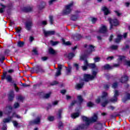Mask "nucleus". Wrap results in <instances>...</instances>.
<instances>
[{
	"label": "nucleus",
	"mask_w": 130,
	"mask_h": 130,
	"mask_svg": "<svg viewBox=\"0 0 130 130\" xmlns=\"http://www.w3.org/2000/svg\"><path fill=\"white\" fill-rule=\"evenodd\" d=\"M8 72L4 71L3 75L1 76V80H6L7 83L10 84V86H13L16 92H18L20 90L19 87L17 86V84L16 83V81L13 78V76L10 75H7Z\"/></svg>",
	"instance_id": "obj_1"
},
{
	"label": "nucleus",
	"mask_w": 130,
	"mask_h": 130,
	"mask_svg": "<svg viewBox=\"0 0 130 130\" xmlns=\"http://www.w3.org/2000/svg\"><path fill=\"white\" fill-rule=\"evenodd\" d=\"M81 117L83 121H85L86 122V125L87 126L90 125V123H91L92 122H96L97 119H98V116L96 114H94L91 119H89V118L85 116H82Z\"/></svg>",
	"instance_id": "obj_2"
},
{
	"label": "nucleus",
	"mask_w": 130,
	"mask_h": 130,
	"mask_svg": "<svg viewBox=\"0 0 130 130\" xmlns=\"http://www.w3.org/2000/svg\"><path fill=\"white\" fill-rule=\"evenodd\" d=\"M108 21L110 24L109 30H112L113 27H117L120 25L119 20L117 18L112 19L111 18H108Z\"/></svg>",
	"instance_id": "obj_3"
},
{
	"label": "nucleus",
	"mask_w": 130,
	"mask_h": 130,
	"mask_svg": "<svg viewBox=\"0 0 130 130\" xmlns=\"http://www.w3.org/2000/svg\"><path fill=\"white\" fill-rule=\"evenodd\" d=\"M94 48L95 46H93L92 45H89V50H86L84 52L86 54H84V55L81 56L80 59H81V60H86V59H87V57H88V55H89V54H90V53L91 52H93V51H95Z\"/></svg>",
	"instance_id": "obj_4"
},
{
	"label": "nucleus",
	"mask_w": 130,
	"mask_h": 130,
	"mask_svg": "<svg viewBox=\"0 0 130 130\" xmlns=\"http://www.w3.org/2000/svg\"><path fill=\"white\" fill-rule=\"evenodd\" d=\"M0 6L2 7V8H0V14H4V13H5V9H6V8H8L7 10V14H9L10 11L13 9V4H12V3H10L6 6L0 3Z\"/></svg>",
	"instance_id": "obj_5"
},
{
	"label": "nucleus",
	"mask_w": 130,
	"mask_h": 130,
	"mask_svg": "<svg viewBox=\"0 0 130 130\" xmlns=\"http://www.w3.org/2000/svg\"><path fill=\"white\" fill-rule=\"evenodd\" d=\"M74 6V2H71L69 5L66 6V9L63 10L62 13L63 15H69V14H71V12H72V7Z\"/></svg>",
	"instance_id": "obj_6"
},
{
	"label": "nucleus",
	"mask_w": 130,
	"mask_h": 130,
	"mask_svg": "<svg viewBox=\"0 0 130 130\" xmlns=\"http://www.w3.org/2000/svg\"><path fill=\"white\" fill-rule=\"evenodd\" d=\"M94 80V76L89 74H84L83 75V81L84 82H89V81H93Z\"/></svg>",
	"instance_id": "obj_7"
},
{
	"label": "nucleus",
	"mask_w": 130,
	"mask_h": 130,
	"mask_svg": "<svg viewBox=\"0 0 130 130\" xmlns=\"http://www.w3.org/2000/svg\"><path fill=\"white\" fill-rule=\"evenodd\" d=\"M118 96H119V92L117 90H115L113 98L109 100L110 102H112L113 103L117 102Z\"/></svg>",
	"instance_id": "obj_8"
},
{
	"label": "nucleus",
	"mask_w": 130,
	"mask_h": 130,
	"mask_svg": "<svg viewBox=\"0 0 130 130\" xmlns=\"http://www.w3.org/2000/svg\"><path fill=\"white\" fill-rule=\"evenodd\" d=\"M41 121V119L40 117H37L35 120L30 121L28 122V125H34L35 124H39Z\"/></svg>",
	"instance_id": "obj_9"
},
{
	"label": "nucleus",
	"mask_w": 130,
	"mask_h": 130,
	"mask_svg": "<svg viewBox=\"0 0 130 130\" xmlns=\"http://www.w3.org/2000/svg\"><path fill=\"white\" fill-rule=\"evenodd\" d=\"M44 34L45 37H48V36H51L52 35H55V31L51 30V31H44Z\"/></svg>",
	"instance_id": "obj_10"
},
{
	"label": "nucleus",
	"mask_w": 130,
	"mask_h": 130,
	"mask_svg": "<svg viewBox=\"0 0 130 130\" xmlns=\"http://www.w3.org/2000/svg\"><path fill=\"white\" fill-rule=\"evenodd\" d=\"M15 98V94L14 93V90H11L8 94V100L9 101H13Z\"/></svg>",
	"instance_id": "obj_11"
},
{
	"label": "nucleus",
	"mask_w": 130,
	"mask_h": 130,
	"mask_svg": "<svg viewBox=\"0 0 130 130\" xmlns=\"http://www.w3.org/2000/svg\"><path fill=\"white\" fill-rule=\"evenodd\" d=\"M82 37L83 36H81V34H77L73 36V38L75 41H80V40L82 39Z\"/></svg>",
	"instance_id": "obj_12"
},
{
	"label": "nucleus",
	"mask_w": 130,
	"mask_h": 130,
	"mask_svg": "<svg viewBox=\"0 0 130 130\" xmlns=\"http://www.w3.org/2000/svg\"><path fill=\"white\" fill-rule=\"evenodd\" d=\"M32 21H27L25 23V28L27 31H30L32 28Z\"/></svg>",
	"instance_id": "obj_13"
},
{
	"label": "nucleus",
	"mask_w": 130,
	"mask_h": 130,
	"mask_svg": "<svg viewBox=\"0 0 130 130\" xmlns=\"http://www.w3.org/2000/svg\"><path fill=\"white\" fill-rule=\"evenodd\" d=\"M62 69V65L60 64H58V70L57 72L56 73L55 76L58 77L61 75V69Z\"/></svg>",
	"instance_id": "obj_14"
},
{
	"label": "nucleus",
	"mask_w": 130,
	"mask_h": 130,
	"mask_svg": "<svg viewBox=\"0 0 130 130\" xmlns=\"http://www.w3.org/2000/svg\"><path fill=\"white\" fill-rule=\"evenodd\" d=\"M99 32L102 34H105L107 33V27H106L105 25H103L100 28Z\"/></svg>",
	"instance_id": "obj_15"
},
{
	"label": "nucleus",
	"mask_w": 130,
	"mask_h": 130,
	"mask_svg": "<svg viewBox=\"0 0 130 130\" xmlns=\"http://www.w3.org/2000/svg\"><path fill=\"white\" fill-rule=\"evenodd\" d=\"M127 81H128V77H127L126 75L122 76L120 79V82H121L122 84L127 83Z\"/></svg>",
	"instance_id": "obj_16"
},
{
	"label": "nucleus",
	"mask_w": 130,
	"mask_h": 130,
	"mask_svg": "<svg viewBox=\"0 0 130 130\" xmlns=\"http://www.w3.org/2000/svg\"><path fill=\"white\" fill-rule=\"evenodd\" d=\"M45 6H46V3L44 1H42L41 2L40 4L38 6V9L40 11L43 10L44 8H45Z\"/></svg>",
	"instance_id": "obj_17"
},
{
	"label": "nucleus",
	"mask_w": 130,
	"mask_h": 130,
	"mask_svg": "<svg viewBox=\"0 0 130 130\" xmlns=\"http://www.w3.org/2000/svg\"><path fill=\"white\" fill-rule=\"evenodd\" d=\"M102 69L105 71H109V70H112L113 66H111L109 64H106L103 66Z\"/></svg>",
	"instance_id": "obj_18"
},
{
	"label": "nucleus",
	"mask_w": 130,
	"mask_h": 130,
	"mask_svg": "<svg viewBox=\"0 0 130 130\" xmlns=\"http://www.w3.org/2000/svg\"><path fill=\"white\" fill-rule=\"evenodd\" d=\"M102 11L104 12L105 16H107L110 14V11H109V9L105 6L102 8Z\"/></svg>",
	"instance_id": "obj_19"
},
{
	"label": "nucleus",
	"mask_w": 130,
	"mask_h": 130,
	"mask_svg": "<svg viewBox=\"0 0 130 130\" xmlns=\"http://www.w3.org/2000/svg\"><path fill=\"white\" fill-rule=\"evenodd\" d=\"M84 85H85V82H84L80 83H77L75 85V89H76V90H80V89H82V88L84 87Z\"/></svg>",
	"instance_id": "obj_20"
},
{
	"label": "nucleus",
	"mask_w": 130,
	"mask_h": 130,
	"mask_svg": "<svg viewBox=\"0 0 130 130\" xmlns=\"http://www.w3.org/2000/svg\"><path fill=\"white\" fill-rule=\"evenodd\" d=\"M88 67H89L90 69L94 70V71H98V67H97L95 63H89Z\"/></svg>",
	"instance_id": "obj_21"
},
{
	"label": "nucleus",
	"mask_w": 130,
	"mask_h": 130,
	"mask_svg": "<svg viewBox=\"0 0 130 130\" xmlns=\"http://www.w3.org/2000/svg\"><path fill=\"white\" fill-rule=\"evenodd\" d=\"M36 72L37 73H44V70L42 69L39 65H37L36 68Z\"/></svg>",
	"instance_id": "obj_22"
},
{
	"label": "nucleus",
	"mask_w": 130,
	"mask_h": 130,
	"mask_svg": "<svg viewBox=\"0 0 130 130\" xmlns=\"http://www.w3.org/2000/svg\"><path fill=\"white\" fill-rule=\"evenodd\" d=\"M122 35H118L117 36V38L115 39V42L116 43H119L120 41H121V39H122Z\"/></svg>",
	"instance_id": "obj_23"
},
{
	"label": "nucleus",
	"mask_w": 130,
	"mask_h": 130,
	"mask_svg": "<svg viewBox=\"0 0 130 130\" xmlns=\"http://www.w3.org/2000/svg\"><path fill=\"white\" fill-rule=\"evenodd\" d=\"M6 109L9 110L6 113L7 114L9 115V114H11V113H12V111L13 110V107H12V106H11V105H8V106H6Z\"/></svg>",
	"instance_id": "obj_24"
},
{
	"label": "nucleus",
	"mask_w": 130,
	"mask_h": 130,
	"mask_svg": "<svg viewBox=\"0 0 130 130\" xmlns=\"http://www.w3.org/2000/svg\"><path fill=\"white\" fill-rule=\"evenodd\" d=\"M32 8L31 7H23L22 9V11L24 13H29V12H31Z\"/></svg>",
	"instance_id": "obj_25"
},
{
	"label": "nucleus",
	"mask_w": 130,
	"mask_h": 130,
	"mask_svg": "<svg viewBox=\"0 0 130 130\" xmlns=\"http://www.w3.org/2000/svg\"><path fill=\"white\" fill-rule=\"evenodd\" d=\"M79 116H80V113L79 112L73 113L71 114V117L73 118V119L79 117Z\"/></svg>",
	"instance_id": "obj_26"
},
{
	"label": "nucleus",
	"mask_w": 130,
	"mask_h": 130,
	"mask_svg": "<svg viewBox=\"0 0 130 130\" xmlns=\"http://www.w3.org/2000/svg\"><path fill=\"white\" fill-rule=\"evenodd\" d=\"M127 100H130V93H127L126 94V98H124L123 99V102L124 103H125Z\"/></svg>",
	"instance_id": "obj_27"
},
{
	"label": "nucleus",
	"mask_w": 130,
	"mask_h": 130,
	"mask_svg": "<svg viewBox=\"0 0 130 130\" xmlns=\"http://www.w3.org/2000/svg\"><path fill=\"white\" fill-rule=\"evenodd\" d=\"M78 18H79L78 15H72L71 17V20L72 21H76L77 20H78Z\"/></svg>",
	"instance_id": "obj_28"
},
{
	"label": "nucleus",
	"mask_w": 130,
	"mask_h": 130,
	"mask_svg": "<svg viewBox=\"0 0 130 130\" xmlns=\"http://www.w3.org/2000/svg\"><path fill=\"white\" fill-rule=\"evenodd\" d=\"M77 99L79 101V104H82V103L84 102V99H83V97H82V95H78L77 96Z\"/></svg>",
	"instance_id": "obj_29"
},
{
	"label": "nucleus",
	"mask_w": 130,
	"mask_h": 130,
	"mask_svg": "<svg viewBox=\"0 0 130 130\" xmlns=\"http://www.w3.org/2000/svg\"><path fill=\"white\" fill-rule=\"evenodd\" d=\"M24 45H25V43L24 42H22V41H19L17 43V46L18 47H23Z\"/></svg>",
	"instance_id": "obj_30"
},
{
	"label": "nucleus",
	"mask_w": 130,
	"mask_h": 130,
	"mask_svg": "<svg viewBox=\"0 0 130 130\" xmlns=\"http://www.w3.org/2000/svg\"><path fill=\"white\" fill-rule=\"evenodd\" d=\"M75 56V53L73 52H70L68 55V59H72L73 57Z\"/></svg>",
	"instance_id": "obj_31"
},
{
	"label": "nucleus",
	"mask_w": 130,
	"mask_h": 130,
	"mask_svg": "<svg viewBox=\"0 0 130 130\" xmlns=\"http://www.w3.org/2000/svg\"><path fill=\"white\" fill-rule=\"evenodd\" d=\"M49 53L50 54H53L54 55L56 52H55V50H54L52 48H50L49 49Z\"/></svg>",
	"instance_id": "obj_32"
},
{
	"label": "nucleus",
	"mask_w": 130,
	"mask_h": 130,
	"mask_svg": "<svg viewBox=\"0 0 130 130\" xmlns=\"http://www.w3.org/2000/svg\"><path fill=\"white\" fill-rule=\"evenodd\" d=\"M97 124H98L99 126H96L95 128L96 129H101V128H102L103 126V124L102 123L100 122H98Z\"/></svg>",
	"instance_id": "obj_33"
},
{
	"label": "nucleus",
	"mask_w": 130,
	"mask_h": 130,
	"mask_svg": "<svg viewBox=\"0 0 130 130\" xmlns=\"http://www.w3.org/2000/svg\"><path fill=\"white\" fill-rule=\"evenodd\" d=\"M49 18L50 25H53V22H54V20L53 19V16L52 15H50Z\"/></svg>",
	"instance_id": "obj_34"
},
{
	"label": "nucleus",
	"mask_w": 130,
	"mask_h": 130,
	"mask_svg": "<svg viewBox=\"0 0 130 130\" xmlns=\"http://www.w3.org/2000/svg\"><path fill=\"white\" fill-rule=\"evenodd\" d=\"M50 43H51V45L52 46H55V45H57L59 43V42L58 41H53L52 40H51L50 41Z\"/></svg>",
	"instance_id": "obj_35"
},
{
	"label": "nucleus",
	"mask_w": 130,
	"mask_h": 130,
	"mask_svg": "<svg viewBox=\"0 0 130 130\" xmlns=\"http://www.w3.org/2000/svg\"><path fill=\"white\" fill-rule=\"evenodd\" d=\"M107 96H108V93L105 91H104L102 95L101 96V98L102 99H106V97H107Z\"/></svg>",
	"instance_id": "obj_36"
},
{
	"label": "nucleus",
	"mask_w": 130,
	"mask_h": 130,
	"mask_svg": "<svg viewBox=\"0 0 130 130\" xmlns=\"http://www.w3.org/2000/svg\"><path fill=\"white\" fill-rule=\"evenodd\" d=\"M15 30H16V33H17V34H20V33H21V31H22V27H15Z\"/></svg>",
	"instance_id": "obj_37"
},
{
	"label": "nucleus",
	"mask_w": 130,
	"mask_h": 130,
	"mask_svg": "<svg viewBox=\"0 0 130 130\" xmlns=\"http://www.w3.org/2000/svg\"><path fill=\"white\" fill-rule=\"evenodd\" d=\"M109 103V101L106 100L104 102L102 103V106L103 107H105Z\"/></svg>",
	"instance_id": "obj_38"
},
{
	"label": "nucleus",
	"mask_w": 130,
	"mask_h": 130,
	"mask_svg": "<svg viewBox=\"0 0 130 130\" xmlns=\"http://www.w3.org/2000/svg\"><path fill=\"white\" fill-rule=\"evenodd\" d=\"M42 81H41L39 83L34 85L33 89H36L37 87H40V86H42Z\"/></svg>",
	"instance_id": "obj_39"
},
{
	"label": "nucleus",
	"mask_w": 130,
	"mask_h": 130,
	"mask_svg": "<svg viewBox=\"0 0 130 130\" xmlns=\"http://www.w3.org/2000/svg\"><path fill=\"white\" fill-rule=\"evenodd\" d=\"M58 127L59 129H61V127L63 128V123L61 121H59Z\"/></svg>",
	"instance_id": "obj_40"
},
{
	"label": "nucleus",
	"mask_w": 130,
	"mask_h": 130,
	"mask_svg": "<svg viewBox=\"0 0 130 130\" xmlns=\"http://www.w3.org/2000/svg\"><path fill=\"white\" fill-rule=\"evenodd\" d=\"M94 105H95V104H94V103H92V102H88L87 103V107H93L94 106Z\"/></svg>",
	"instance_id": "obj_41"
},
{
	"label": "nucleus",
	"mask_w": 130,
	"mask_h": 130,
	"mask_svg": "<svg viewBox=\"0 0 130 130\" xmlns=\"http://www.w3.org/2000/svg\"><path fill=\"white\" fill-rule=\"evenodd\" d=\"M117 87H118V82H114L112 84V87L113 89H116V88H117Z\"/></svg>",
	"instance_id": "obj_42"
},
{
	"label": "nucleus",
	"mask_w": 130,
	"mask_h": 130,
	"mask_svg": "<svg viewBox=\"0 0 130 130\" xmlns=\"http://www.w3.org/2000/svg\"><path fill=\"white\" fill-rule=\"evenodd\" d=\"M10 52H11V50L8 49H6L4 51V55H8L10 54Z\"/></svg>",
	"instance_id": "obj_43"
},
{
	"label": "nucleus",
	"mask_w": 130,
	"mask_h": 130,
	"mask_svg": "<svg viewBox=\"0 0 130 130\" xmlns=\"http://www.w3.org/2000/svg\"><path fill=\"white\" fill-rule=\"evenodd\" d=\"M61 113H62V109H59L58 112V115L59 119L61 118Z\"/></svg>",
	"instance_id": "obj_44"
},
{
	"label": "nucleus",
	"mask_w": 130,
	"mask_h": 130,
	"mask_svg": "<svg viewBox=\"0 0 130 130\" xmlns=\"http://www.w3.org/2000/svg\"><path fill=\"white\" fill-rule=\"evenodd\" d=\"M59 83L57 81H54L50 84V86H55V85H58Z\"/></svg>",
	"instance_id": "obj_45"
},
{
	"label": "nucleus",
	"mask_w": 130,
	"mask_h": 130,
	"mask_svg": "<svg viewBox=\"0 0 130 130\" xmlns=\"http://www.w3.org/2000/svg\"><path fill=\"white\" fill-rule=\"evenodd\" d=\"M117 48H118V46L117 45H113L111 46V49H112L113 50H116Z\"/></svg>",
	"instance_id": "obj_46"
},
{
	"label": "nucleus",
	"mask_w": 130,
	"mask_h": 130,
	"mask_svg": "<svg viewBox=\"0 0 130 130\" xmlns=\"http://www.w3.org/2000/svg\"><path fill=\"white\" fill-rule=\"evenodd\" d=\"M12 122L14 126H15V127H17L18 125H19V123H18V122H17V121L16 120L13 121Z\"/></svg>",
	"instance_id": "obj_47"
},
{
	"label": "nucleus",
	"mask_w": 130,
	"mask_h": 130,
	"mask_svg": "<svg viewBox=\"0 0 130 130\" xmlns=\"http://www.w3.org/2000/svg\"><path fill=\"white\" fill-rule=\"evenodd\" d=\"M19 107H20V104H19V103H15L14 104V108L15 109H17V108H19Z\"/></svg>",
	"instance_id": "obj_48"
},
{
	"label": "nucleus",
	"mask_w": 130,
	"mask_h": 130,
	"mask_svg": "<svg viewBox=\"0 0 130 130\" xmlns=\"http://www.w3.org/2000/svg\"><path fill=\"white\" fill-rule=\"evenodd\" d=\"M92 75L91 76H93L94 77V79L97 77V72L95 71H92Z\"/></svg>",
	"instance_id": "obj_49"
},
{
	"label": "nucleus",
	"mask_w": 130,
	"mask_h": 130,
	"mask_svg": "<svg viewBox=\"0 0 130 130\" xmlns=\"http://www.w3.org/2000/svg\"><path fill=\"white\" fill-rule=\"evenodd\" d=\"M97 18H95V17H92L91 18V22L92 23V24H95L96 23V22H97Z\"/></svg>",
	"instance_id": "obj_50"
},
{
	"label": "nucleus",
	"mask_w": 130,
	"mask_h": 130,
	"mask_svg": "<svg viewBox=\"0 0 130 130\" xmlns=\"http://www.w3.org/2000/svg\"><path fill=\"white\" fill-rule=\"evenodd\" d=\"M57 2V0H50L49 1V6H51V5L53 4V3H55Z\"/></svg>",
	"instance_id": "obj_51"
},
{
	"label": "nucleus",
	"mask_w": 130,
	"mask_h": 130,
	"mask_svg": "<svg viewBox=\"0 0 130 130\" xmlns=\"http://www.w3.org/2000/svg\"><path fill=\"white\" fill-rule=\"evenodd\" d=\"M32 51L35 53V55H38L39 53H38V51L37 50V49L34 48Z\"/></svg>",
	"instance_id": "obj_52"
},
{
	"label": "nucleus",
	"mask_w": 130,
	"mask_h": 130,
	"mask_svg": "<svg viewBox=\"0 0 130 130\" xmlns=\"http://www.w3.org/2000/svg\"><path fill=\"white\" fill-rule=\"evenodd\" d=\"M101 58L99 57H97L94 58V62H99L100 61Z\"/></svg>",
	"instance_id": "obj_53"
},
{
	"label": "nucleus",
	"mask_w": 130,
	"mask_h": 130,
	"mask_svg": "<svg viewBox=\"0 0 130 130\" xmlns=\"http://www.w3.org/2000/svg\"><path fill=\"white\" fill-rule=\"evenodd\" d=\"M77 102H78L77 101V100L72 101V103L70 104V106H74V105H75V104H77Z\"/></svg>",
	"instance_id": "obj_54"
},
{
	"label": "nucleus",
	"mask_w": 130,
	"mask_h": 130,
	"mask_svg": "<svg viewBox=\"0 0 130 130\" xmlns=\"http://www.w3.org/2000/svg\"><path fill=\"white\" fill-rule=\"evenodd\" d=\"M79 128H81V129H84V128H86V124H82L80 126H79Z\"/></svg>",
	"instance_id": "obj_55"
},
{
	"label": "nucleus",
	"mask_w": 130,
	"mask_h": 130,
	"mask_svg": "<svg viewBox=\"0 0 130 130\" xmlns=\"http://www.w3.org/2000/svg\"><path fill=\"white\" fill-rule=\"evenodd\" d=\"M47 59H48V57L43 56L41 57V60H42V61H46Z\"/></svg>",
	"instance_id": "obj_56"
},
{
	"label": "nucleus",
	"mask_w": 130,
	"mask_h": 130,
	"mask_svg": "<svg viewBox=\"0 0 130 130\" xmlns=\"http://www.w3.org/2000/svg\"><path fill=\"white\" fill-rule=\"evenodd\" d=\"M48 119L49 121H53V120H54V117L53 116H49L48 118Z\"/></svg>",
	"instance_id": "obj_57"
},
{
	"label": "nucleus",
	"mask_w": 130,
	"mask_h": 130,
	"mask_svg": "<svg viewBox=\"0 0 130 130\" xmlns=\"http://www.w3.org/2000/svg\"><path fill=\"white\" fill-rule=\"evenodd\" d=\"M84 66H86L87 67H89V65L90 64V63H89V62H88V60L85 59L84 60Z\"/></svg>",
	"instance_id": "obj_58"
},
{
	"label": "nucleus",
	"mask_w": 130,
	"mask_h": 130,
	"mask_svg": "<svg viewBox=\"0 0 130 130\" xmlns=\"http://www.w3.org/2000/svg\"><path fill=\"white\" fill-rule=\"evenodd\" d=\"M82 70L85 71H87L88 70V66H82Z\"/></svg>",
	"instance_id": "obj_59"
},
{
	"label": "nucleus",
	"mask_w": 130,
	"mask_h": 130,
	"mask_svg": "<svg viewBox=\"0 0 130 130\" xmlns=\"http://www.w3.org/2000/svg\"><path fill=\"white\" fill-rule=\"evenodd\" d=\"M67 72L68 74H70V73H71L72 72V67H70L68 69H67Z\"/></svg>",
	"instance_id": "obj_60"
},
{
	"label": "nucleus",
	"mask_w": 130,
	"mask_h": 130,
	"mask_svg": "<svg viewBox=\"0 0 130 130\" xmlns=\"http://www.w3.org/2000/svg\"><path fill=\"white\" fill-rule=\"evenodd\" d=\"M114 12L115 13V14H116L118 17H120V16H121V15H122V13H119L118 11H114Z\"/></svg>",
	"instance_id": "obj_61"
},
{
	"label": "nucleus",
	"mask_w": 130,
	"mask_h": 130,
	"mask_svg": "<svg viewBox=\"0 0 130 130\" xmlns=\"http://www.w3.org/2000/svg\"><path fill=\"white\" fill-rule=\"evenodd\" d=\"M124 58H125V56H119V60H120L121 61H122V60H123Z\"/></svg>",
	"instance_id": "obj_62"
},
{
	"label": "nucleus",
	"mask_w": 130,
	"mask_h": 130,
	"mask_svg": "<svg viewBox=\"0 0 130 130\" xmlns=\"http://www.w3.org/2000/svg\"><path fill=\"white\" fill-rule=\"evenodd\" d=\"M10 119H9V118H5L3 120V122H4V123H6V122H10Z\"/></svg>",
	"instance_id": "obj_63"
},
{
	"label": "nucleus",
	"mask_w": 130,
	"mask_h": 130,
	"mask_svg": "<svg viewBox=\"0 0 130 130\" xmlns=\"http://www.w3.org/2000/svg\"><path fill=\"white\" fill-rule=\"evenodd\" d=\"M125 63L126 66H127V67H130V60H126Z\"/></svg>",
	"instance_id": "obj_64"
}]
</instances>
